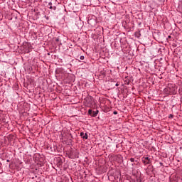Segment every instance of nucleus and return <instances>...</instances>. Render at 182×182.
Returning <instances> with one entry per match:
<instances>
[{
    "label": "nucleus",
    "mask_w": 182,
    "mask_h": 182,
    "mask_svg": "<svg viewBox=\"0 0 182 182\" xmlns=\"http://www.w3.org/2000/svg\"><path fill=\"white\" fill-rule=\"evenodd\" d=\"M86 102L88 107H93V106H95V101L93 100V97L92 96L86 97Z\"/></svg>",
    "instance_id": "f257e3e1"
},
{
    "label": "nucleus",
    "mask_w": 182,
    "mask_h": 182,
    "mask_svg": "<svg viewBox=\"0 0 182 182\" xmlns=\"http://www.w3.org/2000/svg\"><path fill=\"white\" fill-rule=\"evenodd\" d=\"M142 161L145 166H147V164H151V159L149 158V156L144 157Z\"/></svg>",
    "instance_id": "f03ea898"
},
{
    "label": "nucleus",
    "mask_w": 182,
    "mask_h": 182,
    "mask_svg": "<svg viewBox=\"0 0 182 182\" xmlns=\"http://www.w3.org/2000/svg\"><path fill=\"white\" fill-rule=\"evenodd\" d=\"M80 23H82V20H80V17L75 18V25L79 28L80 26Z\"/></svg>",
    "instance_id": "7ed1b4c3"
},
{
    "label": "nucleus",
    "mask_w": 182,
    "mask_h": 182,
    "mask_svg": "<svg viewBox=\"0 0 182 182\" xmlns=\"http://www.w3.org/2000/svg\"><path fill=\"white\" fill-rule=\"evenodd\" d=\"M106 71L102 70L100 71V75H99V78L100 79H105V77L106 76Z\"/></svg>",
    "instance_id": "20e7f679"
},
{
    "label": "nucleus",
    "mask_w": 182,
    "mask_h": 182,
    "mask_svg": "<svg viewBox=\"0 0 182 182\" xmlns=\"http://www.w3.org/2000/svg\"><path fill=\"white\" fill-rule=\"evenodd\" d=\"M57 161H58V167L62 166V164H63V162H62V159L60 158H58L57 159Z\"/></svg>",
    "instance_id": "39448f33"
},
{
    "label": "nucleus",
    "mask_w": 182,
    "mask_h": 182,
    "mask_svg": "<svg viewBox=\"0 0 182 182\" xmlns=\"http://www.w3.org/2000/svg\"><path fill=\"white\" fill-rule=\"evenodd\" d=\"M99 114V110H96V111H92V117H96V116H97V114Z\"/></svg>",
    "instance_id": "423d86ee"
},
{
    "label": "nucleus",
    "mask_w": 182,
    "mask_h": 182,
    "mask_svg": "<svg viewBox=\"0 0 182 182\" xmlns=\"http://www.w3.org/2000/svg\"><path fill=\"white\" fill-rule=\"evenodd\" d=\"M136 38H140L141 36V34L140 33V31H136L134 33Z\"/></svg>",
    "instance_id": "0eeeda50"
},
{
    "label": "nucleus",
    "mask_w": 182,
    "mask_h": 182,
    "mask_svg": "<svg viewBox=\"0 0 182 182\" xmlns=\"http://www.w3.org/2000/svg\"><path fill=\"white\" fill-rule=\"evenodd\" d=\"M88 114H90V116H92V114H93V110L89 109V110H88Z\"/></svg>",
    "instance_id": "6e6552de"
},
{
    "label": "nucleus",
    "mask_w": 182,
    "mask_h": 182,
    "mask_svg": "<svg viewBox=\"0 0 182 182\" xmlns=\"http://www.w3.org/2000/svg\"><path fill=\"white\" fill-rule=\"evenodd\" d=\"M88 136H87V133H85V135L82 136V139H85V140H87Z\"/></svg>",
    "instance_id": "1a4fd4ad"
},
{
    "label": "nucleus",
    "mask_w": 182,
    "mask_h": 182,
    "mask_svg": "<svg viewBox=\"0 0 182 182\" xmlns=\"http://www.w3.org/2000/svg\"><path fill=\"white\" fill-rule=\"evenodd\" d=\"M80 59L81 60H85V56L81 55V56L80 57Z\"/></svg>",
    "instance_id": "9d476101"
},
{
    "label": "nucleus",
    "mask_w": 182,
    "mask_h": 182,
    "mask_svg": "<svg viewBox=\"0 0 182 182\" xmlns=\"http://www.w3.org/2000/svg\"><path fill=\"white\" fill-rule=\"evenodd\" d=\"M49 8H50V9H54V10L56 9V6H54V7H53V6H50Z\"/></svg>",
    "instance_id": "9b49d317"
},
{
    "label": "nucleus",
    "mask_w": 182,
    "mask_h": 182,
    "mask_svg": "<svg viewBox=\"0 0 182 182\" xmlns=\"http://www.w3.org/2000/svg\"><path fill=\"white\" fill-rule=\"evenodd\" d=\"M129 160L132 163H134V158H130Z\"/></svg>",
    "instance_id": "f8f14e48"
},
{
    "label": "nucleus",
    "mask_w": 182,
    "mask_h": 182,
    "mask_svg": "<svg viewBox=\"0 0 182 182\" xmlns=\"http://www.w3.org/2000/svg\"><path fill=\"white\" fill-rule=\"evenodd\" d=\"M173 117H174V115H173V114H171L169 115V117H168L169 119H173Z\"/></svg>",
    "instance_id": "ddd939ff"
},
{
    "label": "nucleus",
    "mask_w": 182,
    "mask_h": 182,
    "mask_svg": "<svg viewBox=\"0 0 182 182\" xmlns=\"http://www.w3.org/2000/svg\"><path fill=\"white\" fill-rule=\"evenodd\" d=\"M80 136H81V137H83L85 136V133L84 132H81L80 133Z\"/></svg>",
    "instance_id": "4468645a"
},
{
    "label": "nucleus",
    "mask_w": 182,
    "mask_h": 182,
    "mask_svg": "<svg viewBox=\"0 0 182 182\" xmlns=\"http://www.w3.org/2000/svg\"><path fill=\"white\" fill-rule=\"evenodd\" d=\"M134 162H135V163H139V159H134Z\"/></svg>",
    "instance_id": "2eb2a0df"
},
{
    "label": "nucleus",
    "mask_w": 182,
    "mask_h": 182,
    "mask_svg": "<svg viewBox=\"0 0 182 182\" xmlns=\"http://www.w3.org/2000/svg\"><path fill=\"white\" fill-rule=\"evenodd\" d=\"M60 39L59 38H55V42H59Z\"/></svg>",
    "instance_id": "dca6fc26"
},
{
    "label": "nucleus",
    "mask_w": 182,
    "mask_h": 182,
    "mask_svg": "<svg viewBox=\"0 0 182 182\" xmlns=\"http://www.w3.org/2000/svg\"><path fill=\"white\" fill-rule=\"evenodd\" d=\"M120 85V82H117L115 86H119Z\"/></svg>",
    "instance_id": "f3484780"
},
{
    "label": "nucleus",
    "mask_w": 182,
    "mask_h": 182,
    "mask_svg": "<svg viewBox=\"0 0 182 182\" xmlns=\"http://www.w3.org/2000/svg\"><path fill=\"white\" fill-rule=\"evenodd\" d=\"M113 114H117V111H114Z\"/></svg>",
    "instance_id": "a211bd4d"
},
{
    "label": "nucleus",
    "mask_w": 182,
    "mask_h": 182,
    "mask_svg": "<svg viewBox=\"0 0 182 182\" xmlns=\"http://www.w3.org/2000/svg\"><path fill=\"white\" fill-rule=\"evenodd\" d=\"M48 5H49V6H52V2H50V3L48 4Z\"/></svg>",
    "instance_id": "6ab92c4d"
},
{
    "label": "nucleus",
    "mask_w": 182,
    "mask_h": 182,
    "mask_svg": "<svg viewBox=\"0 0 182 182\" xmlns=\"http://www.w3.org/2000/svg\"><path fill=\"white\" fill-rule=\"evenodd\" d=\"M159 164H160V166H163V163L162 162H160Z\"/></svg>",
    "instance_id": "aec40b11"
},
{
    "label": "nucleus",
    "mask_w": 182,
    "mask_h": 182,
    "mask_svg": "<svg viewBox=\"0 0 182 182\" xmlns=\"http://www.w3.org/2000/svg\"><path fill=\"white\" fill-rule=\"evenodd\" d=\"M170 181H173V178H170Z\"/></svg>",
    "instance_id": "412c9836"
},
{
    "label": "nucleus",
    "mask_w": 182,
    "mask_h": 182,
    "mask_svg": "<svg viewBox=\"0 0 182 182\" xmlns=\"http://www.w3.org/2000/svg\"><path fill=\"white\" fill-rule=\"evenodd\" d=\"M54 150H56V146H54V149H53Z\"/></svg>",
    "instance_id": "4be33fe9"
},
{
    "label": "nucleus",
    "mask_w": 182,
    "mask_h": 182,
    "mask_svg": "<svg viewBox=\"0 0 182 182\" xmlns=\"http://www.w3.org/2000/svg\"><path fill=\"white\" fill-rule=\"evenodd\" d=\"M168 38H171V36H168Z\"/></svg>",
    "instance_id": "5701e85b"
},
{
    "label": "nucleus",
    "mask_w": 182,
    "mask_h": 182,
    "mask_svg": "<svg viewBox=\"0 0 182 182\" xmlns=\"http://www.w3.org/2000/svg\"><path fill=\"white\" fill-rule=\"evenodd\" d=\"M173 182H176V181H173Z\"/></svg>",
    "instance_id": "b1692460"
}]
</instances>
